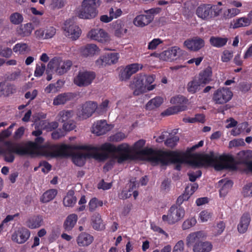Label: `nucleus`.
I'll return each instance as SVG.
<instances>
[{
    "mask_svg": "<svg viewBox=\"0 0 252 252\" xmlns=\"http://www.w3.org/2000/svg\"><path fill=\"white\" fill-rule=\"evenodd\" d=\"M145 144V141L141 139L137 141L132 147H129L126 144H123L117 147L113 145L106 143L100 147L103 151L108 152L112 157L114 162L121 163L131 158V154H134L136 157L142 160L149 161L154 165H166L172 162L177 165L176 168L180 169V164L186 163L188 158L181 153L175 152H164L155 151L151 148H142Z\"/></svg>",
    "mask_w": 252,
    "mask_h": 252,
    "instance_id": "f257e3e1",
    "label": "nucleus"
},
{
    "mask_svg": "<svg viewBox=\"0 0 252 252\" xmlns=\"http://www.w3.org/2000/svg\"><path fill=\"white\" fill-rule=\"evenodd\" d=\"M101 145L98 147H86L85 148L76 149L72 155L73 162L77 165L81 166L84 164L86 158L94 156L100 160L106 159L109 156L108 152L101 149Z\"/></svg>",
    "mask_w": 252,
    "mask_h": 252,
    "instance_id": "f03ea898",
    "label": "nucleus"
},
{
    "mask_svg": "<svg viewBox=\"0 0 252 252\" xmlns=\"http://www.w3.org/2000/svg\"><path fill=\"white\" fill-rule=\"evenodd\" d=\"M100 0H83L80 8L77 11V16L83 19L95 18L97 14V8L100 5Z\"/></svg>",
    "mask_w": 252,
    "mask_h": 252,
    "instance_id": "7ed1b4c3",
    "label": "nucleus"
},
{
    "mask_svg": "<svg viewBox=\"0 0 252 252\" xmlns=\"http://www.w3.org/2000/svg\"><path fill=\"white\" fill-rule=\"evenodd\" d=\"M5 145V148H0V154H3L5 160L8 162H12L14 161V154L24 156L28 155L30 153L29 150L25 148L24 145L20 144H12L7 142Z\"/></svg>",
    "mask_w": 252,
    "mask_h": 252,
    "instance_id": "20e7f679",
    "label": "nucleus"
},
{
    "mask_svg": "<svg viewBox=\"0 0 252 252\" xmlns=\"http://www.w3.org/2000/svg\"><path fill=\"white\" fill-rule=\"evenodd\" d=\"M206 161L214 166L217 170H220L229 167L231 158L227 156H220L214 153H211L205 157Z\"/></svg>",
    "mask_w": 252,
    "mask_h": 252,
    "instance_id": "39448f33",
    "label": "nucleus"
},
{
    "mask_svg": "<svg viewBox=\"0 0 252 252\" xmlns=\"http://www.w3.org/2000/svg\"><path fill=\"white\" fill-rule=\"evenodd\" d=\"M42 131L39 130L33 131L32 132L33 135L37 136L35 140V142H29L26 145L24 146L25 148L29 150L30 153L28 155L34 156L42 153L45 145L43 144L44 139L40 137Z\"/></svg>",
    "mask_w": 252,
    "mask_h": 252,
    "instance_id": "423d86ee",
    "label": "nucleus"
},
{
    "mask_svg": "<svg viewBox=\"0 0 252 252\" xmlns=\"http://www.w3.org/2000/svg\"><path fill=\"white\" fill-rule=\"evenodd\" d=\"M72 65V63L70 60H63L60 58H54L48 64V66L59 75L67 73Z\"/></svg>",
    "mask_w": 252,
    "mask_h": 252,
    "instance_id": "0eeeda50",
    "label": "nucleus"
},
{
    "mask_svg": "<svg viewBox=\"0 0 252 252\" xmlns=\"http://www.w3.org/2000/svg\"><path fill=\"white\" fill-rule=\"evenodd\" d=\"M185 214V211L183 208L172 206L169 210L167 215L162 216V220L168 224H173L183 219Z\"/></svg>",
    "mask_w": 252,
    "mask_h": 252,
    "instance_id": "6e6552de",
    "label": "nucleus"
},
{
    "mask_svg": "<svg viewBox=\"0 0 252 252\" xmlns=\"http://www.w3.org/2000/svg\"><path fill=\"white\" fill-rule=\"evenodd\" d=\"M95 78V73L93 71H79L77 75L74 78V83L82 87L90 85Z\"/></svg>",
    "mask_w": 252,
    "mask_h": 252,
    "instance_id": "1a4fd4ad",
    "label": "nucleus"
},
{
    "mask_svg": "<svg viewBox=\"0 0 252 252\" xmlns=\"http://www.w3.org/2000/svg\"><path fill=\"white\" fill-rule=\"evenodd\" d=\"M145 75L143 74H137L131 81L129 88L133 91V94L139 95L143 94L145 89Z\"/></svg>",
    "mask_w": 252,
    "mask_h": 252,
    "instance_id": "9d476101",
    "label": "nucleus"
},
{
    "mask_svg": "<svg viewBox=\"0 0 252 252\" xmlns=\"http://www.w3.org/2000/svg\"><path fill=\"white\" fill-rule=\"evenodd\" d=\"M233 96L232 92L228 88H222L216 91L213 99L217 104H223L230 100Z\"/></svg>",
    "mask_w": 252,
    "mask_h": 252,
    "instance_id": "9b49d317",
    "label": "nucleus"
},
{
    "mask_svg": "<svg viewBox=\"0 0 252 252\" xmlns=\"http://www.w3.org/2000/svg\"><path fill=\"white\" fill-rule=\"evenodd\" d=\"M88 37L102 43H107L110 41L109 34L102 29L91 30L88 33Z\"/></svg>",
    "mask_w": 252,
    "mask_h": 252,
    "instance_id": "f8f14e48",
    "label": "nucleus"
},
{
    "mask_svg": "<svg viewBox=\"0 0 252 252\" xmlns=\"http://www.w3.org/2000/svg\"><path fill=\"white\" fill-rule=\"evenodd\" d=\"M189 100L184 96L179 94L172 97L170 100L171 104L174 105L166 110H185Z\"/></svg>",
    "mask_w": 252,
    "mask_h": 252,
    "instance_id": "ddd939ff",
    "label": "nucleus"
},
{
    "mask_svg": "<svg viewBox=\"0 0 252 252\" xmlns=\"http://www.w3.org/2000/svg\"><path fill=\"white\" fill-rule=\"evenodd\" d=\"M184 45L189 50L196 52L204 46L205 42L202 38L195 36L186 40Z\"/></svg>",
    "mask_w": 252,
    "mask_h": 252,
    "instance_id": "4468645a",
    "label": "nucleus"
},
{
    "mask_svg": "<svg viewBox=\"0 0 252 252\" xmlns=\"http://www.w3.org/2000/svg\"><path fill=\"white\" fill-rule=\"evenodd\" d=\"M74 111H61L60 113L61 118L59 121L63 124V128L66 131H70L75 127V124L72 120H69V118L72 115V112Z\"/></svg>",
    "mask_w": 252,
    "mask_h": 252,
    "instance_id": "2eb2a0df",
    "label": "nucleus"
},
{
    "mask_svg": "<svg viewBox=\"0 0 252 252\" xmlns=\"http://www.w3.org/2000/svg\"><path fill=\"white\" fill-rule=\"evenodd\" d=\"M30 235V231L28 229L19 228L13 234L12 240L18 244H23L29 238Z\"/></svg>",
    "mask_w": 252,
    "mask_h": 252,
    "instance_id": "dca6fc26",
    "label": "nucleus"
},
{
    "mask_svg": "<svg viewBox=\"0 0 252 252\" xmlns=\"http://www.w3.org/2000/svg\"><path fill=\"white\" fill-rule=\"evenodd\" d=\"M119 58L118 53H111L104 55L96 61L97 65H111L116 63Z\"/></svg>",
    "mask_w": 252,
    "mask_h": 252,
    "instance_id": "f3484780",
    "label": "nucleus"
},
{
    "mask_svg": "<svg viewBox=\"0 0 252 252\" xmlns=\"http://www.w3.org/2000/svg\"><path fill=\"white\" fill-rule=\"evenodd\" d=\"M181 51L180 48L174 46L161 53L159 56L164 61L172 62L177 59Z\"/></svg>",
    "mask_w": 252,
    "mask_h": 252,
    "instance_id": "a211bd4d",
    "label": "nucleus"
},
{
    "mask_svg": "<svg viewBox=\"0 0 252 252\" xmlns=\"http://www.w3.org/2000/svg\"><path fill=\"white\" fill-rule=\"evenodd\" d=\"M142 64L137 63L127 65L124 71L121 74V79L122 80L129 79L132 74L136 73L139 69H142Z\"/></svg>",
    "mask_w": 252,
    "mask_h": 252,
    "instance_id": "6ab92c4d",
    "label": "nucleus"
},
{
    "mask_svg": "<svg viewBox=\"0 0 252 252\" xmlns=\"http://www.w3.org/2000/svg\"><path fill=\"white\" fill-rule=\"evenodd\" d=\"M112 127L109 126L106 121L101 120L95 123L92 127V132L96 135H101L105 134L111 129Z\"/></svg>",
    "mask_w": 252,
    "mask_h": 252,
    "instance_id": "aec40b11",
    "label": "nucleus"
},
{
    "mask_svg": "<svg viewBox=\"0 0 252 252\" xmlns=\"http://www.w3.org/2000/svg\"><path fill=\"white\" fill-rule=\"evenodd\" d=\"M212 5L202 4L199 6L196 10L197 16L204 20H207L211 18Z\"/></svg>",
    "mask_w": 252,
    "mask_h": 252,
    "instance_id": "412c9836",
    "label": "nucleus"
},
{
    "mask_svg": "<svg viewBox=\"0 0 252 252\" xmlns=\"http://www.w3.org/2000/svg\"><path fill=\"white\" fill-rule=\"evenodd\" d=\"M64 32L65 35L73 40L77 39L81 33V30L78 26L72 24L68 26L66 23L65 24Z\"/></svg>",
    "mask_w": 252,
    "mask_h": 252,
    "instance_id": "4be33fe9",
    "label": "nucleus"
},
{
    "mask_svg": "<svg viewBox=\"0 0 252 252\" xmlns=\"http://www.w3.org/2000/svg\"><path fill=\"white\" fill-rule=\"evenodd\" d=\"M114 35L117 37H122L127 32V27L125 22L121 20H117L113 23Z\"/></svg>",
    "mask_w": 252,
    "mask_h": 252,
    "instance_id": "5701e85b",
    "label": "nucleus"
},
{
    "mask_svg": "<svg viewBox=\"0 0 252 252\" xmlns=\"http://www.w3.org/2000/svg\"><path fill=\"white\" fill-rule=\"evenodd\" d=\"M153 19V15L141 14L136 16L133 19V23L135 26L143 27L150 24Z\"/></svg>",
    "mask_w": 252,
    "mask_h": 252,
    "instance_id": "b1692460",
    "label": "nucleus"
},
{
    "mask_svg": "<svg viewBox=\"0 0 252 252\" xmlns=\"http://www.w3.org/2000/svg\"><path fill=\"white\" fill-rule=\"evenodd\" d=\"M138 187V184L135 181H131L129 185V189L123 190L120 195V197L122 199L128 198L131 195V192H132L133 197L134 199H136L138 195V193L134 189Z\"/></svg>",
    "mask_w": 252,
    "mask_h": 252,
    "instance_id": "393cba45",
    "label": "nucleus"
},
{
    "mask_svg": "<svg viewBox=\"0 0 252 252\" xmlns=\"http://www.w3.org/2000/svg\"><path fill=\"white\" fill-rule=\"evenodd\" d=\"M206 237L205 233L202 231L191 233L187 237L186 243L188 247L201 241L200 239Z\"/></svg>",
    "mask_w": 252,
    "mask_h": 252,
    "instance_id": "a878e982",
    "label": "nucleus"
},
{
    "mask_svg": "<svg viewBox=\"0 0 252 252\" xmlns=\"http://www.w3.org/2000/svg\"><path fill=\"white\" fill-rule=\"evenodd\" d=\"M93 241V236L85 232L81 233L76 239L77 243L80 247L88 246L92 244Z\"/></svg>",
    "mask_w": 252,
    "mask_h": 252,
    "instance_id": "bb28decb",
    "label": "nucleus"
},
{
    "mask_svg": "<svg viewBox=\"0 0 252 252\" xmlns=\"http://www.w3.org/2000/svg\"><path fill=\"white\" fill-rule=\"evenodd\" d=\"M238 156L241 161L246 164L248 170L252 172V161H248L252 158V151H241L238 153Z\"/></svg>",
    "mask_w": 252,
    "mask_h": 252,
    "instance_id": "cd10ccee",
    "label": "nucleus"
},
{
    "mask_svg": "<svg viewBox=\"0 0 252 252\" xmlns=\"http://www.w3.org/2000/svg\"><path fill=\"white\" fill-rule=\"evenodd\" d=\"M212 76V69L211 67L208 66L200 72L198 80L201 84L205 85L211 81Z\"/></svg>",
    "mask_w": 252,
    "mask_h": 252,
    "instance_id": "c85d7f7f",
    "label": "nucleus"
},
{
    "mask_svg": "<svg viewBox=\"0 0 252 252\" xmlns=\"http://www.w3.org/2000/svg\"><path fill=\"white\" fill-rule=\"evenodd\" d=\"M213 246L210 242L200 241L193 245V252H210Z\"/></svg>",
    "mask_w": 252,
    "mask_h": 252,
    "instance_id": "c756f323",
    "label": "nucleus"
},
{
    "mask_svg": "<svg viewBox=\"0 0 252 252\" xmlns=\"http://www.w3.org/2000/svg\"><path fill=\"white\" fill-rule=\"evenodd\" d=\"M34 26L32 23H28L25 24L21 25L19 28L17 29V34L21 37H26L30 36L33 30Z\"/></svg>",
    "mask_w": 252,
    "mask_h": 252,
    "instance_id": "7c9ffc66",
    "label": "nucleus"
},
{
    "mask_svg": "<svg viewBox=\"0 0 252 252\" xmlns=\"http://www.w3.org/2000/svg\"><path fill=\"white\" fill-rule=\"evenodd\" d=\"M74 94L72 93H65L59 94L53 101V104L58 105L64 104L67 101L70 100L74 97Z\"/></svg>",
    "mask_w": 252,
    "mask_h": 252,
    "instance_id": "2f4dec72",
    "label": "nucleus"
},
{
    "mask_svg": "<svg viewBox=\"0 0 252 252\" xmlns=\"http://www.w3.org/2000/svg\"><path fill=\"white\" fill-rule=\"evenodd\" d=\"M233 183L231 180L224 179L218 182V186L220 188V195L223 197L227 193L229 189L232 187Z\"/></svg>",
    "mask_w": 252,
    "mask_h": 252,
    "instance_id": "473e14b6",
    "label": "nucleus"
},
{
    "mask_svg": "<svg viewBox=\"0 0 252 252\" xmlns=\"http://www.w3.org/2000/svg\"><path fill=\"white\" fill-rule=\"evenodd\" d=\"M250 221L251 219L248 214H244L242 216L237 225V230L240 233L243 234L247 231Z\"/></svg>",
    "mask_w": 252,
    "mask_h": 252,
    "instance_id": "72a5a7b5",
    "label": "nucleus"
},
{
    "mask_svg": "<svg viewBox=\"0 0 252 252\" xmlns=\"http://www.w3.org/2000/svg\"><path fill=\"white\" fill-rule=\"evenodd\" d=\"M43 223V218L40 216H34L30 218L26 222L27 226L31 229L39 227Z\"/></svg>",
    "mask_w": 252,
    "mask_h": 252,
    "instance_id": "f704fd0d",
    "label": "nucleus"
},
{
    "mask_svg": "<svg viewBox=\"0 0 252 252\" xmlns=\"http://www.w3.org/2000/svg\"><path fill=\"white\" fill-rule=\"evenodd\" d=\"M91 224L93 227L97 230L104 228V224L101 220L100 215L98 213L94 214L91 218Z\"/></svg>",
    "mask_w": 252,
    "mask_h": 252,
    "instance_id": "c9c22d12",
    "label": "nucleus"
},
{
    "mask_svg": "<svg viewBox=\"0 0 252 252\" xmlns=\"http://www.w3.org/2000/svg\"><path fill=\"white\" fill-rule=\"evenodd\" d=\"M13 93V87L9 83L0 82V96H8Z\"/></svg>",
    "mask_w": 252,
    "mask_h": 252,
    "instance_id": "e433bc0d",
    "label": "nucleus"
},
{
    "mask_svg": "<svg viewBox=\"0 0 252 252\" xmlns=\"http://www.w3.org/2000/svg\"><path fill=\"white\" fill-rule=\"evenodd\" d=\"M78 220L77 216L75 214L69 215L64 222L63 227L65 230L70 231L74 227Z\"/></svg>",
    "mask_w": 252,
    "mask_h": 252,
    "instance_id": "4c0bfd02",
    "label": "nucleus"
},
{
    "mask_svg": "<svg viewBox=\"0 0 252 252\" xmlns=\"http://www.w3.org/2000/svg\"><path fill=\"white\" fill-rule=\"evenodd\" d=\"M76 147L63 144L57 147L58 154L62 156H67L72 155Z\"/></svg>",
    "mask_w": 252,
    "mask_h": 252,
    "instance_id": "58836bf2",
    "label": "nucleus"
},
{
    "mask_svg": "<svg viewBox=\"0 0 252 252\" xmlns=\"http://www.w3.org/2000/svg\"><path fill=\"white\" fill-rule=\"evenodd\" d=\"M251 24V22H250L248 17H243L234 19L231 23V26L233 29L248 27Z\"/></svg>",
    "mask_w": 252,
    "mask_h": 252,
    "instance_id": "ea45409f",
    "label": "nucleus"
},
{
    "mask_svg": "<svg viewBox=\"0 0 252 252\" xmlns=\"http://www.w3.org/2000/svg\"><path fill=\"white\" fill-rule=\"evenodd\" d=\"M228 41L226 37H221L219 36H211L209 39L210 44L213 47L217 48H221L225 46Z\"/></svg>",
    "mask_w": 252,
    "mask_h": 252,
    "instance_id": "a19ab883",
    "label": "nucleus"
},
{
    "mask_svg": "<svg viewBox=\"0 0 252 252\" xmlns=\"http://www.w3.org/2000/svg\"><path fill=\"white\" fill-rule=\"evenodd\" d=\"M98 51V47L94 44H87L82 49V54L84 57L92 56Z\"/></svg>",
    "mask_w": 252,
    "mask_h": 252,
    "instance_id": "79ce46f5",
    "label": "nucleus"
},
{
    "mask_svg": "<svg viewBox=\"0 0 252 252\" xmlns=\"http://www.w3.org/2000/svg\"><path fill=\"white\" fill-rule=\"evenodd\" d=\"M13 51L15 53L25 55L30 51V48L27 43L20 42L17 43L13 46Z\"/></svg>",
    "mask_w": 252,
    "mask_h": 252,
    "instance_id": "37998d69",
    "label": "nucleus"
},
{
    "mask_svg": "<svg viewBox=\"0 0 252 252\" xmlns=\"http://www.w3.org/2000/svg\"><path fill=\"white\" fill-rule=\"evenodd\" d=\"M163 102V99L160 96H156L151 99L146 105V109H154L159 107Z\"/></svg>",
    "mask_w": 252,
    "mask_h": 252,
    "instance_id": "c03bdc74",
    "label": "nucleus"
},
{
    "mask_svg": "<svg viewBox=\"0 0 252 252\" xmlns=\"http://www.w3.org/2000/svg\"><path fill=\"white\" fill-rule=\"evenodd\" d=\"M57 190L56 189H50L45 192L40 198L43 203H47L53 200L57 194Z\"/></svg>",
    "mask_w": 252,
    "mask_h": 252,
    "instance_id": "a18cd8bd",
    "label": "nucleus"
},
{
    "mask_svg": "<svg viewBox=\"0 0 252 252\" xmlns=\"http://www.w3.org/2000/svg\"><path fill=\"white\" fill-rule=\"evenodd\" d=\"M76 202V198L74 196V192L72 190H69L66 195L64 197L63 203L66 207H72Z\"/></svg>",
    "mask_w": 252,
    "mask_h": 252,
    "instance_id": "49530a36",
    "label": "nucleus"
},
{
    "mask_svg": "<svg viewBox=\"0 0 252 252\" xmlns=\"http://www.w3.org/2000/svg\"><path fill=\"white\" fill-rule=\"evenodd\" d=\"M240 13V10L236 8H229L223 11L222 19H229L234 17Z\"/></svg>",
    "mask_w": 252,
    "mask_h": 252,
    "instance_id": "de8ad7c7",
    "label": "nucleus"
},
{
    "mask_svg": "<svg viewBox=\"0 0 252 252\" xmlns=\"http://www.w3.org/2000/svg\"><path fill=\"white\" fill-rule=\"evenodd\" d=\"M23 15L18 12H15L10 15L9 20L14 25H19L23 21Z\"/></svg>",
    "mask_w": 252,
    "mask_h": 252,
    "instance_id": "09e8293b",
    "label": "nucleus"
},
{
    "mask_svg": "<svg viewBox=\"0 0 252 252\" xmlns=\"http://www.w3.org/2000/svg\"><path fill=\"white\" fill-rule=\"evenodd\" d=\"M102 205V201L99 200L94 197L90 200L89 203V209L90 211L93 212Z\"/></svg>",
    "mask_w": 252,
    "mask_h": 252,
    "instance_id": "8fccbe9b",
    "label": "nucleus"
},
{
    "mask_svg": "<svg viewBox=\"0 0 252 252\" xmlns=\"http://www.w3.org/2000/svg\"><path fill=\"white\" fill-rule=\"evenodd\" d=\"M199 80H193L189 82L187 85L188 91L190 93L194 94L198 90L199 87L202 85Z\"/></svg>",
    "mask_w": 252,
    "mask_h": 252,
    "instance_id": "3c124183",
    "label": "nucleus"
},
{
    "mask_svg": "<svg viewBox=\"0 0 252 252\" xmlns=\"http://www.w3.org/2000/svg\"><path fill=\"white\" fill-rule=\"evenodd\" d=\"M213 215V213L208 210L202 211L199 214V220L201 222H205L209 220Z\"/></svg>",
    "mask_w": 252,
    "mask_h": 252,
    "instance_id": "603ef678",
    "label": "nucleus"
},
{
    "mask_svg": "<svg viewBox=\"0 0 252 252\" xmlns=\"http://www.w3.org/2000/svg\"><path fill=\"white\" fill-rule=\"evenodd\" d=\"M82 110H96L98 104L95 101H88L82 105Z\"/></svg>",
    "mask_w": 252,
    "mask_h": 252,
    "instance_id": "864d4df0",
    "label": "nucleus"
},
{
    "mask_svg": "<svg viewBox=\"0 0 252 252\" xmlns=\"http://www.w3.org/2000/svg\"><path fill=\"white\" fill-rule=\"evenodd\" d=\"M196 223V220L194 217L189 218L185 220L182 224L183 230L188 229L193 226Z\"/></svg>",
    "mask_w": 252,
    "mask_h": 252,
    "instance_id": "5fc2aeb1",
    "label": "nucleus"
},
{
    "mask_svg": "<svg viewBox=\"0 0 252 252\" xmlns=\"http://www.w3.org/2000/svg\"><path fill=\"white\" fill-rule=\"evenodd\" d=\"M179 140V138L177 136H171L166 140L165 144L168 147L173 148L177 145Z\"/></svg>",
    "mask_w": 252,
    "mask_h": 252,
    "instance_id": "6e6d98bb",
    "label": "nucleus"
},
{
    "mask_svg": "<svg viewBox=\"0 0 252 252\" xmlns=\"http://www.w3.org/2000/svg\"><path fill=\"white\" fill-rule=\"evenodd\" d=\"M172 252H188V251L185 248L184 242L182 240H180L173 247Z\"/></svg>",
    "mask_w": 252,
    "mask_h": 252,
    "instance_id": "4d7b16f0",
    "label": "nucleus"
},
{
    "mask_svg": "<svg viewBox=\"0 0 252 252\" xmlns=\"http://www.w3.org/2000/svg\"><path fill=\"white\" fill-rule=\"evenodd\" d=\"M163 43V41L160 38H154L150 41L148 45L149 50H155L157 47Z\"/></svg>",
    "mask_w": 252,
    "mask_h": 252,
    "instance_id": "13d9d810",
    "label": "nucleus"
},
{
    "mask_svg": "<svg viewBox=\"0 0 252 252\" xmlns=\"http://www.w3.org/2000/svg\"><path fill=\"white\" fill-rule=\"evenodd\" d=\"M45 65L43 63H41V65L36 64L34 75L36 77L41 76L45 71Z\"/></svg>",
    "mask_w": 252,
    "mask_h": 252,
    "instance_id": "bf43d9fd",
    "label": "nucleus"
},
{
    "mask_svg": "<svg viewBox=\"0 0 252 252\" xmlns=\"http://www.w3.org/2000/svg\"><path fill=\"white\" fill-rule=\"evenodd\" d=\"M77 119L78 120H83L86 119L90 117H91L92 114V111H77Z\"/></svg>",
    "mask_w": 252,
    "mask_h": 252,
    "instance_id": "052dcab7",
    "label": "nucleus"
},
{
    "mask_svg": "<svg viewBox=\"0 0 252 252\" xmlns=\"http://www.w3.org/2000/svg\"><path fill=\"white\" fill-rule=\"evenodd\" d=\"M198 186L196 183L190 184L185 189V192L190 197L198 189Z\"/></svg>",
    "mask_w": 252,
    "mask_h": 252,
    "instance_id": "680f3d73",
    "label": "nucleus"
},
{
    "mask_svg": "<svg viewBox=\"0 0 252 252\" xmlns=\"http://www.w3.org/2000/svg\"><path fill=\"white\" fill-rule=\"evenodd\" d=\"M244 145L245 142L243 139H235L230 141L229 143V147L230 148L241 146Z\"/></svg>",
    "mask_w": 252,
    "mask_h": 252,
    "instance_id": "e2e57ef3",
    "label": "nucleus"
},
{
    "mask_svg": "<svg viewBox=\"0 0 252 252\" xmlns=\"http://www.w3.org/2000/svg\"><path fill=\"white\" fill-rule=\"evenodd\" d=\"M56 33V29L53 27H50L45 30V39L52 38Z\"/></svg>",
    "mask_w": 252,
    "mask_h": 252,
    "instance_id": "0e129e2a",
    "label": "nucleus"
},
{
    "mask_svg": "<svg viewBox=\"0 0 252 252\" xmlns=\"http://www.w3.org/2000/svg\"><path fill=\"white\" fill-rule=\"evenodd\" d=\"M243 194L245 197L252 196V183L247 184L244 188Z\"/></svg>",
    "mask_w": 252,
    "mask_h": 252,
    "instance_id": "69168bd1",
    "label": "nucleus"
},
{
    "mask_svg": "<svg viewBox=\"0 0 252 252\" xmlns=\"http://www.w3.org/2000/svg\"><path fill=\"white\" fill-rule=\"evenodd\" d=\"M12 54V50L11 48L5 47L0 50V56L6 58H10Z\"/></svg>",
    "mask_w": 252,
    "mask_h": 252,
    "instance_id": "338daca9",
    "label": "nucleus"
},
{
    "mask_svg": "<svg viewBox=\"0 0 252 252\" xmlns=\"http://www.w3.org/2000/svg\"><path fill=\"white\" fill-rule=\"evenodd\" d=\"M233 57V53L228 50H225L223 52L221 56V60L223 62H229Z\"/></svg>",
    "mask_w": 252,
    "mask_h": 252,
    "instance_id": "774afa93",
    "label": "nucleus"
}]
</instances>
